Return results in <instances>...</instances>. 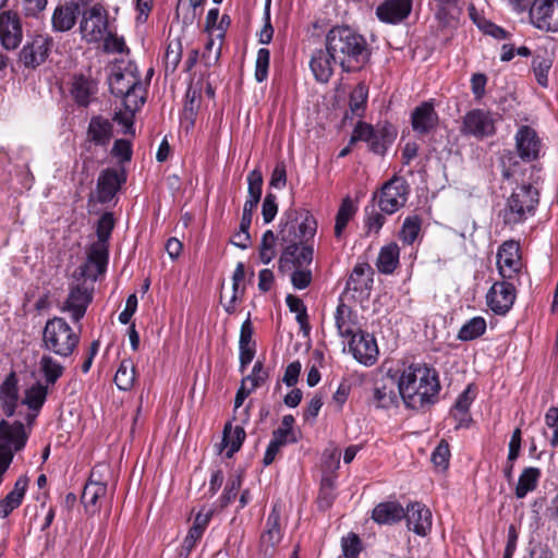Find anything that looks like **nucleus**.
<instances>
[{"label": "nucleus", "instance_id": "obj_25", "mask_svg": "<svg viewBox=\"0 0 558 558\" xmlns=\"http://www.w3.org/2000/svg\"><path fill=\"white\" fill-rule=\"evenodd\" d=\"M399 390L393 378L381 379L376 383L373 390L372 402L377 409H390L398 407Z\"/></svg>", "mask_w": 558, "mask_h": 558}, {"label": "nucleus", "instance_id": "obj_47", "mask_svg": "<svg viewBox=\"0 0 558 558\" xmlns=\"http://www.w3.org/2000/svg\"><path fill=\"white\" fill-rule=\"evenodd\" d=\"M183 47L181 39L177 38L168 44L165 54L166 73H174L182 59Z\"/></svg>", "mask_w": 558, "mask_h": 558}, {"label": "nucleus", "instance_id": "obj_46", "mask_svg": "<svg viewBox=\"0 0 558 558\" xmlns=\"http://www.w3.org/2000/svg\"><path fill=\"white\" fill-rule=\"evenodd\" d=\"M39 371L44 375L48 385H54L62 376L64 367L52 356L44 354L39 361Z\"/></svg>", "mask_w": 558, "mask_h": 558}, {"label": "nucleus", "instance_id": "obj_5", "mask_svg": "<svg viewBox=\"0 0 558 558\" xmlns=\"http://www.w3.org/2000/svg\"><path fill=\"white\" fill-rule=\"evenodd\" d=\"M111 26L109 12L105 5L88 0V4L83 8L78 21V33L82 41L88 45L100 44Z\"/></svg>", "mask_w": 558, "mask_h": 558}, {"label": "nucleus", "instance_id": "obj_35", "mask_svg": "<svg viewBox=\"0 0 558 558\" xmlns=\"http://www.w3.org/2000/svg\"><path fill=\"white\" fill-rule=\"evenodd\" d=\"M98 472L99 468H93L82 494L83 504L86 508H93V510L97 507V501L105 497L107 493V484L104 481L95 480Z\"/></svg>", "mask_w": 558, "mask_h": 558}, {"label": "nucleus", "instance_id": "obj_31", "mask_svg": "<svg viewBox=\"0 0 558 558\" xmlns=\"http://www.w3.org/2000/svg\"><path fill=\"white\" fill-rule=\"evenodd\" d=\"M373 274L369 264H356L347 281V290H353L361 294L367 293L372 288Z\"/></svg>", "mask_w": 558, "mask_h": 558}, {"label": "nucleus", "instance_id": "obj_50", "mask_svg": "<svg viewBox=\"0 0 558 558\" xmlns=\"http://www.w3.org/2000/svg\"><path fill=\"white\" fill-rule=\"evenodd\" d=\"M268 378V372L264 368L260 361H256L252 373L242 379V384L251 391L260 387Z\"/></svg>", "mask_w": 558, "mask_h": 558}, {"label": "nucleus", "instance_id": "obj_41", "mask_svg": "<svg viewBox=\"0 0 558 558\" xmlns=\"http://www.w3.org/2000/svg\"><path fill=\"white\" fill-rule=\"evenodd\" d=\"M541 477V470L538 468H525L519 476L515 487L517 498H524L530 492L537 487Z\"/></svg>", "mask_w": 558, "mask_h": 558}, {"label": "nucleus", "instance_id": "obj_39", "mask_svg": "<svg viewBox=\"0 0 558 558\" xmlns=\"http://www.w3.org/2000/svg\"><path fill=\"white\" fill-rule=\"evenodd\" d=\"M245 436L246 434L242 426L232 427L231 423L225 425L221 445L227 449V458H231L240 450Z\"/></svg>", "mask_w": 558, "mask_h": 558}, {"label": "nucleus", "instance_id": "obj_40", "mask_svg": "<svg viewBox=\"0 0 558 558\" xmlns=\"http://www.w3.org/2000/svg\"><path fill=\"white\" fill-rule=\"evenodd\" d=\"M400 250L397 243H389L381 247L378 258L377 268L383 274H392L399 265Z\"/></svg>", "mask_w": 558, "mask_h": 558}, {"label": "nucleus", "instance_id": "obj_32", "mask_svg": "<svg viewBox=\"0 0 558 558\" xmlns=\"http://www.w3.org/2000/svg\"><path fill=\"white\" fill-rule=\"evenodd\" d=\"M97 85L89 77L84 74H76L73 76L71 95L78 106H88L90 98L96 94Z\"/></svg>", "mask_w": 558, "mask_h": 558}, {"label": "nucleus", "instance_id": "obj_14", "mask_svg": "<svg viewBox=\"0 0 558 558\" xmlns=\"http://www.w3.org/2000/svg\"><path fill=\"white\" fill-rule=\"evenodd\" d=\"M497 267L502 279L515 280L521 269L519 244L514 241H506L497 253Z\"/></svg>", "mask_w": 558, "mask_h": 558}, {"label": "nucleus", "instance_id": "obj_8", "mask_svg": "<svg viewBox=\"0 0 558 558\" xmlns=\"http://www.w3.org/2000/svg\"><path fill=\"white\" fill-rule=\"evenodd\" d=\"M410 191L411 187L404 178L393 175L383 184L380 192L375 193L373 198L378 199L381 213L392 215L405 205Z\"/></svg>", "mask_w": 558, "mask_h": 558}, {"label": "nucleus", "instance_id": "obj_18", "mask_svg": "<svg viewBox=\"0 0 558 558\" xmlns=\"http://www.w3.org/2000/svg\"><path fill=\"white\" fill-rule=\"evenodd\" d=\"M282 536L283 533L280 527V511L275 505L271 512L267 517L265 530L260 535V551L265 556L271 557L275 554L277 546L280 544Z\"/></svg>", "mask_w": 558, "mask_h": 558}, {"label": "nucleus", "instance_id": "obj_16", "mask_svg": "<svg viewBox=\"0 0 558 558\" xmlns=\"http://www.w3.org/2000/svg\"><path fill=\"white\" fill-rule=\"evenodd\" d=\"M23 39L21 19L15 12L0 13V43L5 50H15Z\"/></svg>", "mask_w": 558, "mask_h": 558}, {"label": "nucleus", "instance_id": "obj_29", "mask_svg": "<svg viewBox=\"0 0 558 558\" xmlns=\"http://www.w3.org/2000/svg\"><path fill=\"white\" fill-rule=\"evenodd\" d=\"M108 264V245L105 243H94L92 244L88 255L87 262L82 268V276L97 278L98 275L105 272Z\"/></svg>", "mask_w": 558, "mask_h": 558}, {"label": "nucleus", "instance_id": "obj_10", "mask_svg": "<svg viewBox=\"0 0 558 558\" xmlns=\"http://www.w3.org/2000/svg\"><path fill=\"white\" fill-rule=\"evenodd\" d=\"M514 281L502 279L494 282L489 288L486 304L495 315L505 316L512 308L517 298Z\"/></svg>", "mask_w": 558, "mask_h": 558}, {"label": "nucleus", "instance_id": "obj_6", "mask_svg": "<svg viewBox=\"0 0 558 558\" xmlns=\"http://www.w3.org/2000/svg\"><path fill=\"white\" fill-rule=\"evenodd\" d=\"M80 337L64 318L48 319L43 331L44 348L56 355L70 356L78 343Z\"/></svg>", "mask_w": 558, "mask_h": 558}, {"label": "nucleus", "instance_id": "obj_58", "mask_svg": "<svg viewBox=\"0 0 558 558\" xmlns=\"http://www.w3.org/2000/svg\"><path fill=\"white\" fill-rule=\"evenodd\" d=\"M242 485V476L240 474L231 475L227 482V485L225 487L223 494L220 497L221 500V507H227L229 504H231Z\"/></svg>", "mask_w": 558, "mask_h": 558}, {"label": "nucleus", "instance_id": "obj_9", "mask_svg": "<svg viewBox=\"0 0 558 558\" xmlns=\"http://www.w3.org/2000/svg\"><path fill=\"white\" fill-rule=\"evenodd\" d=\"M32 426L21 421H0V451L12 453L24 449L31 434Z\"/></svg>", "mask_w": 558, "mask_h": 558}, {"label": "nucleus", "instance_id": "obj_13", "mask_svg": "<svg viewBox=\"0 0 558 558\" xmlns=\"http://www.w3.org/2000/svg\"><path fill=\"white\" fill-rule=\"evenodd\" d=\"M88 4V0H69L57 5L51 16V28L56 33H65L71 31L81 19L83 8Z\"/></svg>", "mask_w": 558, "mask_h": 558}, {"label": "nucleus", "instance_id": "obj_27", "mask_svg": "<svg viewBox=\"0 0 558 558\" xmlns=\"http://www.w3.org/2000/svg\"><path fill=\"white\" fill-rule=\"evenodd\" d=\"M29 478L21 475L10 490L2 499H0V518H8L15 509H17L25 498L28 489Z\"/></svg>", "mask_w": 558, "mask_h": 558}, {"label": "nucleus", "instance_id": "obj_60", "mask_svg": "<svg viewBox=\"0 0 558 558\" xmlns=\"http://www.w3.org/2000/svg\"><path fill=\"white\" fill-rule=\"evenodd\" d=\"M341 547L345 558H357L362 549L361 539L356 534L350 533L348 536L342 537Z\"/></svg>", "mask_w": 558, "mask_h": 558}, {"label": "nucleus", "instance_id": "obj_57", "mask_svg": "<svg viewBox=\"0 0 558 558\" xmlns=\"http://www.w3.org/2000/svg\"><path fill=\"white\" fill-rule=\"evenodd\" d=\"M114 228V218L111 213H105L97 222L96 233L98 241L97 243L107 244L111 232Z\"/></svg>", "mask_w": 558, "mask_h": 558}, {"label": "nucleus", "instance_id": "obj_17", "mask_svg": "<svg viewBox=\"0 0 558 558\" xmlns=\"http://www.w3.org/2000/svg\"><path fill=\"white\" fill-rule=\"evenodd\" d=\"M19 380L14 372H11L0 386V409L7 417L21 416L22 401L19 397Z\"/></svg>", "mask_w": 558, "mask_h": 558}, {"label": "nucleus", "instance_id": "obj_56", "mask_svg": "<svg viewBox=\"0 0 558 558\" xmlns=\"http://www.w3.org/2000/svg\"><path fill=\"white\" fill-rule=\"evenodd\" d=\"M269 62L270 51L267 48L258 49L255 61V80L258 83L264 82L268 77Z\"/></svg>", "mask_w": 558, "mask_h": 558}, {"label": "nucleus", "instance_id": "obj_52", "mask_svg": "<svg viewBox=\"0 0 558 558\" xmlns=\"http://www.w3.org/2000/svg\"><path fill=\"white\" fill-rule=\"evenodd\" d=\"M532 68L537 83L542 87H547L551 61L548 58L536 56L533 58Z\"/></svg>", "mask_w": 558, "mask_h": 558}, {"label": "nucleus", "instance_id": "obj_20", "mask_svg": "<svg viewBox=\"0 0 558 558\" xmlns=\"http://www.w3.org/2000/svg\"><path fill=\"white\" fill-rule=\"evenodd\" d=\"M413 0H385L376 9V16L383 23L399 24L412 10Z\"/></svg>", "mask_w": 558, "mask_h": 558}, {"label": "nucleus", "instance_id": "obj_7", "mask_svg": "<svg viewBox=\"0 0 558 558\" xmlns=\"http://www.w3.org/2000/svg\"><path fill=\"white\" fill-rule=\"evenodd\" d=\"M294 232L293 226L282 225L279 231V240L287 243L279 258V269L283 270L294 266L295 268H303L308 266L313 260L314 248L311 244H300L291 240Z\"/></svg>", "mask_w": 558, "mask_h": 558}, {"label": "nucleus", "instance_id": "obj_51", "mask_svg": "<svg viewBox=\"0 0 558 558\" xmlns=\"http://www.w3.org/2000/svg\"><path fill=\"white\" fill-rule=\"evenodd\" d=\"M101 43L102 50L107 53H123L126 50L123 37L119 36L112 26L109 28L108 34H106Z\"/></svg>", "mask_w": 558, "mask_h": 558}, {"label": "nucleus", "instance_id": "obj_64", "mask_svg": "<svg viewBox=\"0 0 558 558\" xmlns=\"http://www.w3.org/2000/svg\"><path fill=\"white\" fill-rule=\"evenodd\" d=\"M545 424L553 430L551 447H558V408L550 407L545 414Z\"/></svg>", "mask_w": 558, "mask_h": 558}, {"label": "nucleus", "instance_id": "obj_22", "mask_svg": "<svg viewBox=\"0 0 558 558\" xmlns=\"http://www.w3.org/2000/svg\"><path fill=\"white\" fill-rule=\"evenodd\" d=\"M409 530L416 535L425 536L432 529V512L421 502H413L404 510V517Z\"/></svg>", "mask_w": 558, "mask_h": 558}, {"label": "nucleus", "instance_id": "obj_61", "mask_svg": "<svg viewBox=\"0 0 558 558\" xmlns=\"http://www.w3.org/2000/svg\"><path fill=\"white\" fill-rule=\"evenodd\" d=\"M248 195L247 198L259 202L263 187V175L259 170H253L247 175Z\"/></svg>", "mask_w": 558, "mask_h": 558}, {"label": "nucleus", "instance_id": "obj_26", "mask_svg": "<svg viewBox=\"0 0 558 558\" xmlns=\"http://www.w3.org/2000/svg\"><path fill=\"white\" fill-rule=\"evenodd\" d=\"M48 395V386L41 383H36L25 391V396L22 399V407L26 405L28 412L25 414L24 420L28 426H32L35 422L39 410L44 405Z\"/></svg>", "mask_w": 558, "mask_h": 558}, {"label": "nucleus", "instance_id": "obj_30", "mask_svg": "<svg viewBox=\"0 0 558 558\" xmlns=\"http://www.w3.org/2000/svg\"><path fill=\"white\" fill-rule=\"evenodd\" d=\"M335 322L341 337L353 338L359 331H362L357 326L356 314L342 300L336 308Z\"/></svg>", "mask_w": 558, "mask_h": 558}, {"label": "nucleus", "instance_id": "obj_15", "mask_svg": "<svg viewBox=\"0 0 558 558\" xmlns=\"http://www.w3.org/2000/svg\"><path fill=\"white\" fill-rule=\"evenodd\" d=\"M349 350L354 359L365 366L374 365L378 357L376 339L365 331H359L356 336L350 339Z\"/></svg>", "mask_w": 558, "mask_h": 558}, {"label": "nucleus", "instance_id": "obj_63", "mask_svg": "<svg viewBox=\"0 0 558 558\" xmlns=\"http://www.w3.org/2000/svg\"><path fill=\"white\" fill-rule=\"evenodd\" d=\"M450 450L446 441H440L432 453L433 464L440 469L446 470L449 464Z\"/></svg>", "mask_w": 558, "mask_h": 558}, {"label": "nucleus", "instance_id": "obj_19", "mask_svg": "<svg viewBox=\"0 0 558 558\" xmlns=\"http://www.w3.org/2000/svg\"><path fill=\"white\" fill-rule=\"evenodd\" d=\"M558 0H534L530 9L533 25L545 32H556L555 5Z\"/></svg>", "mask_w": 558, "mask_h": 558}, {"label": "nucleus", "instance_id": "obj_55", "mask_svg": "<svg viewBox=\"0 0 558 558\" xmlns=\"http://www.w3.org/2000/svg\"><path fill=\"white\" fill-rule=\"evenodd\" d=\"M335 500V483L330 478H323L317 498V505L320 510H327Z\"/></svg>", "mask_w": 558, "mask_h": 558}, {"label": "nucleus", "instance_id": "obj_12", "mask_svg": "<svg viewBox=\"0 0 558 558\" xmlns=\"http://www.w3.org/2000/svg\"><path fill=\"white\" fill-rule=\"evenodd\" d=\"M495 122L492 112L483 109H472L463 117L460 132L463 135L482 140L496 133Z\"/></svg>", "mask_w": 558, "mask_h": 558}, {"label": "nucleus", "instance_id": "obj_24", "mask_svg": "<svg viewBox=\"0 0 558 558\" xmlns=\"http://www.w3.org/2000/svg\"><path fill=\"white\" fill-rule=\"evenodd\" d=\"M515 146L522 160L533 161L538 158L541 141L531 126L523 125L518 130Z\"/></svg>", "mask_w": 558, "mask_h": 558}, {"label": "nucleus", "instance_id": "obj_28", "mask_svg": "<svg viewBox=\"0 0 558 558\" xmlns=\"http://www.w3.org/2000/svg\"><path fill=\"white\" fill-rule=\"evenodd\" d=\"M413 131L425 135L433 131L438 124V114L432 102H423L416 107L411 114Z\"/></svg>", "mask_w": 558, "mask_h": 558}, {"label": "nucleus", "instance_id": "obj_37", "mask_svg": "<svg viewBox=\"0 0 558 558\" xmlns=\"http://www.w3.org/2000/svg\"><path fill=\"white\" fill-rule=\"evenodd\" d=\"M396 137V131L391 125H377L373 130V134L368 141L369 149L378 155H384L387 146L392 143Z\"/></svg>", "mask_w": 558, "mask_h": 558}, {"label": "nucleus", "instance_id": "obj_36", "mask_svg": "<svg viewBox=\"0 0 558 558\" xmlns=\"http://www.w3.org/2000/svg\"><path fill=\"white\" fill-rule=\"evenodd\" d=\"M404 517L403 507L397 501H386L378 504L374 510L372 518L379 524H392L400 521Z\"/></svg>", "mask_w": 558, "mask_h": 558}, {"label": "nucleus", "instance_id": "obj_33", "mask_svg": "<svg viewBox=\"0 0 558 558\" xmlns=\"http://www.w3.org/2000/svg\"><path fill=\"white\" fill-rule=\"evenodd\" d=\"M112 137V124L102 117H93L87 129V141L106 147Z\"/></svg>", "mask_w": 558, "mask_h": 558}, {"label": "nucleus", "instance_id": "obj_21", "mask_svg": "<svg viewBox=\"0 0 558 558\" xmlns=\"http://www.w3.org/2000/svg\"><path fill=\"white\" fill-rule=\"evenodd\" d=\"M125 182V174L113 168L105 169L97 180V197L100 203L110 202L121 185Z\"/></svg>", "mask_w": 558, "mask_h": 558}, {"label": "nucleus", "instance_id": "obj_62", "mask_svg": "<svg viewBox=\"0 0 558 558\" xmlns=\"http://www.w3.org/2000/svg\"><path fill=\"white\" fill-rule=\"evenodd\" d=\"M124 112H117L113 117V120L123 126V133L129 134L131 136L135 135L134 129V116L138 109L124 108Z\"/></svg>", "mask_w": 558, "mask_h": 558}, {"label": "nucleus", "instance_id": "obj_59", "mask_svg": "<svg viewBox=\"0 0 558 558\" xmlns=\"http://www.w3.org/2000/svg\"><path fill=\"white\" fill-rule=\"evenodd\" d=\"M367 100V89L363 84H359L350 95V110L353 114L360 116L364 110Z\"/></svg>", "mask_w": 558, "mask_h": 558}, {"label": "nucleus", "instance_id": "obj_4", "mask_svg": "<svg viewBox=\"0 0 558 558\" xmlns=\"http://www.w3.org/2000/svg\"><path fill=\"white\" fill-rule=\"evenodd\" d=\"M539 203L538 190L532 184H523L513 190L502 210L506 225H518L533 216Z\"/></svg>", "mask_w": 558, "mask_h": 558}, {"label": "nucleus", "instance_id": "obj_48", "mask_svg": "<svg viewBox=\"0 0 558 558\" xmlns=\"http://www.w3.org/2000/svg\"><path fill=\"white\" fill-rule=\"evenodd\" d=\"M421 225L422 219L417 215L407 217L400 230V239L409 245L412 244L418 236Z\"/></svg>", "mask_w": 558, "mask_h": 558}, {"label": "nucleus", "instance_id": "obj_3", "mask_svg": "<svg viewBox=\"0 0 558 558\" xmlns=\"http://www.w3.org/2000/svg\"><path fill=\"white\" fill-rule=\"evenodd\" d=\"M110 92L122 99L124 108L140 109L145 102V87L140 75L129 65L114 66L108 77Z\"/></svg>", "mask_w": 558, "mask_h": 558}, {"label": "nucleus", "instance_id": "obj_1", "mask_svg": "<svg viewBox=\"0 0 558 558\" xmlns=\"http://www.w3.org/2000/svg\"><path fill=\"white\" fill-rule=\"evenodd\" d=\"M397 387L404 405L415 411L435 404L440 391L437 372L425 363H412L404 367Z\"/></svg>", "mask_w": 558, "mask_h": 558}, {"label": "nucleus", "instance_id": "obj_49", "mask_svg": "<svg viewBox=\"0 0 558 558\" xmlns=\"http://www.w3.org/2000/svg\"><path fill=\"white\" fill-rule=\"evenodd\" d=\"M276 235L271 230L264 232L259 245V258L263 264H269L276 257Z\"/></svg>", "mask_w": 558, "mask_h": 558}, {"label": "nucleus", "instance_id": "obj_53", "mask_svg": "<svg viewBox=\"0 0 558 558\" xmlns=\"http://www.w3.org/2000/svg\"><path fill=\"white\" fill-rule=\"evenodd\" d=\"M208 37L209 38L205 45V50L203 52L202 59L204 64L207 68H210L213 65H216L218 60L220 59L222 41L218 40V43H216L217 39L215 36Z\"/></svg>", "mask_w": 558, "mask_h": 558}, {"label": "nucleus", "instance_id": "obj_54", "mask_svg": "<svg viewBox=\"0 0 558 558\" xmlns=\"http://www.w3.org/2000/svg\"><path fill=\"white\" fill-rule=\"evenodd\" d=\"M286 303L292 313L296 314V322L300 324L303 330H308L307 325V312L303 301L292 294L287 295Z\"/></svg>", "mask_w": 558, "mask_h": 558}, {"label": "nucleus", "instance_id": "obj_11", "mask_svg": "<svg viewBox=\"0 0 558 558\" xmlns=\"http://www.w3.org/2000/svg\"><path fill=\"white\" fill-rule=\"evenodd\" d=\"M52 46L53 39L49 35H34L20 50L19 60L25 68L36 69L47 60Z\"/></svg>", "mask_w": 558, "mask_h": 558}, {"label": "nucleus", "instance_id": "obj_45", "mask_svg": "<svg viewBox=\"0 0 558 558\" xmlns=\"http://www.w3.org/2000/svg\"><path fill=\"white\" fill-rule=\"evenodd\" d=\"M486 331V320L476 316L468 320L460 328L457 338L461 341H472Z\"/></svg>", "mask_w": 558, "mask_h": 558}, {"label": "nucleus", "instance_id": "obj_38", "mask_svg": "<svg viewBox=\"0 0 558 558\" xmlns=\"http://www.w3.org/2000/svg\"><path fill=\"white\" fill-rule=\"evenodd\" d=\"M284 225L294 227L291 240L300 244H308V241L314 239L317 230V221L310 213L304 214L298 226L293 222H286Z\"/></svg>", "mask_w": 558, "mask_h": 558}, {"label": "nucleus", "instance_id": "obj_43", "mask_svg": "<svg viewBox=\"0 0 558 558\" xmlns=\"http://www.w3.org/2000/svg\"><path fill=\"white\" fill-rule=\"evenodd\" d=\"M296 442L295 437L287 438L282 436L281 432H272L271 439L266 448L263 463L264 465H270L276 457L280 453L281 449L288 444Z\"/></svg>", "mask_w": 558, "mask_h": 558}, {"label": "nucleus", "instance_id": "obj_34", "mask_svg": "<svg viewBox=\"0 0 558 558\" xmlns=\"http://www.w3.org/2000/svg\"><path fill=\"white\" fill-rule=\"evenodd\" d=\"M332 63H335L327 49L315 50L312 54L310 66L314 77L319 83H327L333 74Z\"/></svg>", "mask_w": 558, "mask_h": 558}, {"label": "nucleus", "instance_id": "obj_23", "mask_svg": "<svg viewBox=\"0 0 558 558\" xmlns=\"http://www.w3.org/2000/svg\"><path fill=\"white\" fill-rule=\"evenodd\" d=\"M92 300V291L83 284H76L70 289V293L62 306V311L70 312L73 320L78 322L84 317L87 306Z\"/></svg>", "mask_w": 558, "mask_h": 558}, {"label": "nucleus", "instance_id": "obj_2", "mask_svg": "<svg viewBox=\"0 0 558 558\" xmlns=\"http://www.w3.org/2000/svg\"><path fill=\"white\" fill-rule=\"evenodd\" d=\"M325 47L335 64L347 73L360 71L371 57L366 38L349 26L332 27L326 35Z\"/></svg>", "mask_w": 558, "mask_h": 558}, {"label": "nucleus", "instance_id": "obj_44", "mask_svg": "<svg viewBox=\"0 0 558 558\" xmlns=\"http://www.w3.org/2000/svg\"><path fill=\"white\" fill-rule=\"evenodd\" d=\"M135 380V366L130 359L122 360L114 375V383L120 390H130Z\"/></svg>", "mask_w": 558, "mask_h": 558}, {"label": "nucleus", "instance_id": "obj_42", "mask_svg": "<svg viewBox=\"0 0 558 558\" xmlns=\"http://www.w3.org/2000/svg\"><path fill=\"white\" fill-rule=\"evenodd\" d=\"M356 210V206L353 204L352 199L349 196L342 199V203L336 215L335 236L337 239H341L344 229L347 228L349 221L355 215Z\"/></svg>", "mask_w": 558, "mask_h": 558}]
</instances>
